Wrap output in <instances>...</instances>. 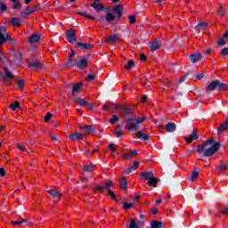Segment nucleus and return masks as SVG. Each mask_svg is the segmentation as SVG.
Listing matches in <instances>:
<instances>
[{
	"mask_svg": "<svg viewBox=\"0 0 228 228\" xmlns=\"http://www.w3.org/2000/svg\"><path fill=\"white\" fill-rule=\"evenodd\" d=\"M123 122L126 124V131H138L140 124L145 122V118H126Z\"/></svg>",
	"mask_w": 228,
	"mask_h": 228,
	"instance_id": "nucleus-1",
	"label": "nucleus"
},
{
	"mask_svg": "<svg viewBox=\"0 0 228 228\" xmlns=\"http://www.w3.org/2000/svg\"><path fill=\"white\" fill-rule=\"evenodd\" d=\"M208 145H212L211 148L208 149L204 152V156L208 157L213 156V154H215V152H216L218 149L222 147V144H220V142H215L214 139H209L207 142H205L203 145L200 146V150L202 151V149H204V147H208Z\"/></svg>",
	"mask_w": 228,
	"mask_h": 228,
	"instance_id": "nucleus-2",
	"label": "nucleus"
},
{
	"mask_svg": "<svg viewBox=\"0 0 228 228\" xmlns=\"http://www.w3.org/2000/svg\"><path fill=\"white\" fill-rule=\"evenodd\" d=\"M213 90L225 92V90H228V86L226 84L220 82V80H215L207 86V92H213Z\"/></svg>",
	"mask_w": 228,
	"mask_h": 228,
	"instance_id": "nucleus-3",
	"label": "nucleus"
},
{
	"mask_svg": "<svg viewBox=\"0 0 228 228\" xmlns=\"http://www.w3.org/2000/svg\"><path fill=\"white\" fill-rule=\"evenodd\" d=\"M141 179L148 181L149 186H152V188H156L158 184V178L154 177L153 172H142L141 174Z\"/></svg>",
	"mask_w": 228,
	"mask_h": 228,
	"instance_id": "nucleus-4",
	"label": "nucleus"
},
{
	"mask_svg": "<svg viewBox=\"0 0 228 228\" xmlns=\"http://www.w3.org/2000/svg\"><path fill=\"white\" fill-rule=\"evenodd\" d=\"M5 42H13V38L8 34H6V27L1 26L0 27V47Z\"/></svg>",
	"mask_w": 228,
	"mask_h": 228,
	"instance_id": "nucleus-5",
	"label": "nucleus"
},
{
	"mask_svg": "<svg viewBox=\"0 0 228 228\" xmlns=\"http://www.w3.org/2000/svg\"><path fill=\"white\" fill-rule=\"evenodd\" d=\"M86 67H88V56H83L79 61H77V69L79 70H85Z\"/></svg>",
	"mask_w": 228,
	"mask_h": 228,
	"instance_id": "nucleus-6",
	"label": "nucleus"
},
{
	"mask_svg": "<svg viewBox=\"0 0 228 228\" xmlns=\"http://www.w3.org/2000/svg\"><path fill=\"white\" fill-rule=\"evenodd\" d=\"M199 140V130L194 128L192 133L185 138L186 143H191V142H195Z\"/></svg>",
	"mask_w": 228,
	"mask_h": 228,
	"instance_id": "nucleus-7",
	"label": "nucleus"
},
{
	"mask_svg": "<svg viewBox=\"0 0 228 228\" xmlns=\"http://www.w3.org/2000/svg\"><path fill=\"white\" fill-rule=\"evenodd\" d=\"M75 35H76V30H74V28H70L66 32L67 40L68 42H69V44H72V42L77 41V38L75 37Z\"/></svg>",
	"mask_w": 228,
	"mask_h": 228,
	"instance_id": "nucleus-8",
	"label": "nucleus"
},
{
	"mask_svg": "<svg viewBox=\"0 0 228 228\" xmlns=\"http://www.w3.org/2000/svg\"><path fill=\"white\" fill-rule=\"evenodd\" d=\"M68 138H69V140H72L73 142H77V140H82V138H86V135L83 133H74L68 135Z\"/></svg>",
	"mask_w": 228,
	"mask_h": 228,
	"instance_id": "nucleus-9",
	"label": "nucleus"
},
{
	"mask_svg": "<svg viewBox=\"0 0 228 228\" xmlns=\"http://www.w3.org/2000/svg\"><path fill=\"white\" fill-rule=\"evenodd\" d=\"M120 115L124 118V117H131L133 115V109L127 107H121Z\"/></svg>",
	"mask_w": 228,
	"mask_h": 228,
	"instance_id": "nucleus-10",
	"label": "nucleus"
},
{
	"mask_svg": "<svg viewBox=\"0 0 228 228\" xmlns=\"http://www.w3.org/2000/svg\"><path fill=\"white\" fill-rule=\"evenodd\" d=\"M111 186H113V182L108 180L104 185H97L96 190H98V191H104V190H110Z\"/></svg>",
	"mask_w": 228,
	"mask_h": 228,
	"instance_id": "nucleus-11",
	"label": "nucleus"
},
{
	"mask_svg": "<svg viewBox=\"0 0 228 228\" xmlns=\"http://www.w3.org/2000/svg\"><path fill=\"white\" fill-rule=\"evenodd\" d=\"M113 12L117 13L118 15V20H120L122 19V11L124 10V7L120 4H117L113 7Z\"/></svg>",
	"mask_w": 228,
	"mask_h": 228,
	"instance_id": "nucleus-12",
	"label": "nucleus"
},
{
	"mask_svg": "<svg viewBox=\"0 0 228 228\" xmlns=\"http://www.w3.org/2000/svg\"><path fill=\"white\" fill-rule=\"evenodd\" d=\"M92 47H94V45H92V44H85V43H77V48L80 49V51H88Z\"/></svg>",
	"mask_w": 228,
	"mask_h": 228,
	"instance_id": "nucleus-13",
	"label": "nucleus"
},
{
	"mask_svg": "<svg viewBox=\"0 0 228 228\" xmlns=\"http://www.w3.org/2000/svg\"><path fill=\"white\" fill-rule=\"evenodd\" d=\"M48 193H50L53 199H55V202H60V199L62 197L61 193H59L56 190H50Z\"/></svg>",
	"mask_w": 228,
	"mask_h": 228,
	"instance_id": "nucleus-14",
	"label": "nucleus"
},
{
	"mask_svg": "<svg viewBox=\"0 0 228 228\" xmlns=\"http://www.w3.org/2000/svg\"><path fill=\"white\" fill-rule=\"evenodd\" d=\"M76 102H77V104H79L80 106H85V108H87L88 110H92L91 103L85 101L83 98H77Z\"/></svg>",
	"mask_w": 228,
	"mask_h": 228,
	"instance_id": "nucleus-15",
	"label": "nucleus"
},
{
	"mask_svg": "<svg viewBox=\"0 0 228 228\" xmlns=\"http://www.w3.org/2000/svg\"><path fill=\"white\" fill-rule=\"evenodd\" d=\"M159 47H161V43L158 39H155L151 43H150L151 51H158Z\"/></svg>",
	"mask_w": 228,
	"mask_h": 228,
	"instance_id": "nucleus-16",
	"label": "nucleus"
},
{
	"mask_svg": "<svg viewBox=\"0 0 228 228\" xmlns=\"http://www.w3.org/2000/svg\"><path fill=\"white\" fill-rule=\"evenodd\" d=\"M199 174H200V169L195 168L191 173V178L190 181L193 183V181H197L199 179Z\"/></svg>",
	"mask_w": 228,
	"mask_h": 228,
	"instance_id": "nucleus-17",
	"label": "nucleus"
},
{
	"mask_svg": "<svg viewBox=\"0 0 228 228\" xmlns=\"http://www.w3.org/2000/svg\"><path fill=\"white\" fill-rule=\"evenodd\" d=\"M29 69L32 70H40L42 69V63L37 61H31L28 65Z\"/></svg>",
	"mask_w": 228,
	"mask_h": 228,
	"instance_id": "nucleus-18",
	"label": "nucleus"
},
{
	"mask_svg": "<svg viewBox=\"0 0 228 228\" xmlns=\"http://www.w3.org/2000/svg\"><path fill=\"white\" fill-rule=\"evenodd\" d=\"M200 60V53L197 52L195 53L191 54L190 61L191 63H197Z\"/></svg>",
	"mask_w": 228,
	"mask_h": 228,
	"instance_id": "nucleus-19",
	"label": "nucleus"
},
{
	"mask_svg": "<svg viewBox=\"0 0 228 228\" xmlns=\"http://www.w3.org/2000/svg\"><path fill=\"white\" fill-rule=\"evenodd\" d=\"M91 6L95 10V12H102V10H104V5L97 2L93 3Z\"/></svg>",
	"mask_w": 228,
	"mask_h": 228,
	"instance_id": "nucleus-20",
	"label": "nucleus"
},
{
	"mask_svg": "<svg viewBox=\"0 0 228 228\" xmlns=\"http://www.w3.org/2000/svg\"><path fill=\"white\" fill-rule=\"evenodd\" d=\"M135 136L137 138H140V140H145V141L151 138V135H149V134H143L141 131L136 132Z\"/></svg>",
	"mask_w": 228,
	"mask_h": 228,
	"instance_id": "nucleus-21",
	"label": "nucleus"
},
{
	"mask_svg": "<svg viewBox=\"0 0 228 228\" xmlns=\"http://www.w3.org/2000/svg\"><path fill=\"white\" fill-rule=\"evenodd\" d=\"M82 88H83V83H78V84L73 85V89H72L71 94L76 95V94H77V92H79V90H81Z\"/></svg>",
	"mask_w": 228,
	"mask_h": 228,
	"instance_id": "nucleus-22",
	"label": "nucleus"
},
{
	"mask_svg": "<svg viewBox=\"0 0 228 228\" xmlns=\"http://www.w3.org/2000/svg\"><path fill=\"white\" fill-rule=\"evenodd\" d=\"M28 42L30 44H37V42H40V35L38 34H34L29 37Z\"/></svg>",
	"mask_w": 228,
	"mask_h": 228,
	"instance_id": "nucleus-23",
	"label": "nucleus"
},
{
	"mask_svg": "<svg viewBox=\"0 0 228 228\" xmlns=\"http://www.w3.org/2000/svg\"><path fill=\"white\" fill-rule=\"evenodd\" d=\"M138 151L132 150L128 154H123L124 159H133V156H136Z\"/></svg>",
	"mask_w": 228,
	"mask_h": 228,
	"instance_id": "nucleus-24",
	"label": "nucleus"
},
{
	"mask_svg": "<svg viewBox=\"0 0 228 228\" xmlns=\"http://www.w3.org/2000/svg\"><path fill=\"white\" fill-rule=\"evenodd\" d=\"M166 130L167 131V133H174V131H175V124L169 122L166 125Z\"/></svg>",
	"mask_w": 228,
	"mask_h": 228,
	"instance_id": "nucleus-25",
	"label": "nucleus"
},
{
	"mask_svg": "<svg viewBox=\"0 0 228 228\" xmlns=\"http://www.w3.org/2000/svg\"><path fill=\"white\" fill-rule=\"evenodd\" d=\"M66 67L68 69H70V67H77V60H74L72 58H69Z\"/></svg>",
	"mask_w": 228,
	"mask_h": 228,
	"instance_id": "nucleus-26",
	"label": "nucleus"
},
{
	"mask_svg": "<svg viewBox=\"0 0 228 228\" xmlns=\"http://www.w3.org/2000/svg\"><path fill=\"white\" fill-rule=\"evenodd\" d=\"M10 24L15 26L16 28H20V19L17 17L12 18Z\"/></svg>",
	"mask_w": 228,
	"mask_h": 228,
	"instance_id": "nucleus-27",
	"label": "nucleus"
},
{
	"mask_svg": "<svg viewBox=\"0 0 228 228\" xmlns=\"http://www.w3.org/2000/svg\"><path fill=\"white\" fill-rule=\"evenodd\" d=\"M114 134L117 138H120L122 136V126L118 125L114 130Z\"/></svg>",
	"mask_w": 228,
	"mask_h": 228,
	"instance_id": "nucleus-28",
	"label": "nucleus"
},
{
	"mask_svg": "<svg viewBox=\"0 0 228 228\" xmlns=\"http://www.w3.org/2000/svg\"><path fill=\"white\" fill-rule=\"evenodd\" d=\"M33 13V11L31 8L27 7L25 10L21 12V17L24 19V17H28V15H31Z\"/></svg>",
	"mask_w": 228,
	"mask_h": 228,
	"instance_id": "nucleus-29",
	"label": "nucleus"
},
{
	"mask_svg": "<svg viewBox=\"0 0 228 228\" xmlns=\"http://www.w3.org/2000/svg\"><path fill=\"white\" fill-rule=\"evenodd\" d=\"M119 187L121 190H127V180L123 177L119 183Z\"/></svg>",
	"mask_w": 228,
	"mask_h": 228,
	"instance_id": "nucleus-30",
	"label": "nucleus"
},
{
	"mask_svg": "<svg viewBox=\"0 0 228 228\" xmlns=\"http://www.w3.org/2000/svg\"><path fill=\"white\" fill-rule=\"evenodd\" d=\"M4 72L5 74L4 79H13V75L10 72L8 68H4Z\"/></svg>",
	"mask_w": 228,
	"mask_h": 228,
	"instance_id": "nucleus-31",
	"label": "nucleus"
},
{
	"mask_svg": "<svg viewBox=\"0 0 228 228\" xmlns=\"http://www.w3.org/2000/svg\"><path fill=\"white\" fill-rule=\"evenodd\" d=\"M151 228H162L163 224L159 221H152V222H151Z\"/></svg>",
	"mask_w": 228,
	"mask_h": 228,
	"instance_id": "nucleus-32",
	"label": "nucleus"
},
{
	"mask_svg": "<svg viewBox=\"0 0 228 228\" xmlns=\"http://www.w3.org/2000/svg\"><path fill=\"white\" fill-rule=\"evenodd\" d=\"M118 37H117V35H112L108 37L105 38V42H118Z\"/></svg>",
	"mask_w": 228,
	"mask_h": 228,
	"instance_id": "nucleus-33",
	"label": "nucleus"
},
{
	"mask_svg": "<svg viewBox=\"0 0 228 228\" xmlns=\"http://www.w3.org/2000/svg\"><path fill=\"white\" fill-rule=\"evenodd\" d=\"M21 8H22V4H20L19 0L12 3V10H20Z\"/></svg>",
	"mask_w": 228,
	"mask_h": 228,
	"instance_id": "nucleus-34",
	"label": "nucleus"
},
{
	"mask_svg": "<svg viewBox=\"0 0 228 228\" xmlns=\"http://www.w3.org/2000/svg\"><path fill=\"white\" fill-rule=\"evenodd\" d=\"M83 131H86V133H87V134H92V133H94V128H92L91 126H86L82 127Z\"/></svg>",
	"mask_w": 228,
	"mask_h": 228,
	"instance_id": "nucleus-35",
	"label": "nucleus"
},
{
	"mask_svg": "<svg viewBox=\"0 0 228 228\" xmlns=\"http://www.w3.org/2000/svg\"><path fill=\"white\" fill-rule=\"evenodd\" d=\"M217 170H219V172H225V170H227V163L219 164L217 166Z\"/></svg>",
	"mask_w": 228,
	"mask_h": 228,
	"instance_id": "nucleus-36",
	"label": "nucleus"
},
{
	"mask_svg": "<svg viewBox=\"0 0 228 228\" xmlns=\"http://www.w3.org/2000/svg\"><path fill=\"white\" fill-rule=\"evenodd\" d=\"M134 67V61H129L126 65L125 66L126 70H131Z\"/></svg>",
	"mask_w": 228,
	"mask_h": 228,
	"instance_id": "nucleus-37",
	"label": "nucleus"
},
{
	"mask_svg": "<svg viewBox=\"0 0 228 228\" xmlns=\"http://www.w3.org/2000/svg\"><path fill=\"white\" fill-rule=\"evenodd\" d=\"M106 20L107 22H111L115 20V15L111 14V12H108L106 15Z\"/></svg>",
	"mask_w": 228,
	"mask_h": 228,
	"instance_id": "nucleus-38",
	"label": "nucleus"
},
{
	"mask_svg": "<svg viewBox=\"0 0 228 228\" xmlns=\"http://www.w3.org/2000/svg\"><path fill=\"white\" fill-rule=\"evenodd\" d=\"M77 15H80V17H86V19H90L91 20H95V17L90 16L85 12H77Z\"/></svg>",
	"mask_w": 228,
	"mask_h": 228,
	"instance_id": "nucleus-39",
	"label": "nucleus"
},
{
	"mask_svg": "<svg viewBox=\"0 0 228 228\" xmlns=\"http://www.w3.org/2000/svg\"><path fill=\"white\" fill-rule=\"evenodd\" d=\"M84 172H94V166L92 165H86L83 167Z\"/></svg>",
	"mask_w": 228,
	"mask_h": 228,
	"instance_id": "nucleus-40",
	"label": "nucleus"
},
{
	"mask_svg": "<svg viewBox=\"0 0 228 228\" xmlns=\"http://www.w3.org/2000/svg\"><path fill=\"white\" fill-rule=\"evenodd\" d=\"M109 149L110 150V152H111L113 158H115V155H114V154H115V152H117V149L115 148V144L110 143V144L109 145Z\"/></svg>",
	"mask_w": 228,
	"mask_h": 228,
	"instance_id": "nucleus-41",
	"label": "nucleus"
},
{
	"mask_svg": "<svg viewBox=\"0 0 228 228\" xmlns=\"http://www.w3.org/2000/svg\"><path fill=\"white\" fill-rule=\"evenodd\" d=\"M20 224H28V221L26 219L12 221V225H20Z\"/></svg>",
	"mask_w": 228,
	"mask_h": 228,
	"instance_id": "nucleus-42",
	"label": "nucleus"
},
{
	"mask_svg": "<svg viewBox=\"0 0 228 228\" xmlns=\"http://www.w3.org/2000/svg\"><path fill=\"white\" fill-rule=\"evenodd\" d=\"M133 206H134V203L125 202V203H123V209H131V208H133Z\"/></svg>",
	"mask_w": 228,
	"mask_h": 228,
	"instance_id": "nucleus-43",
	"label": "nucleus"
},
{
	"mask_svg": "<svg viewBox=\"0 0 228 228\" xmlns=\"http://www.w3.org/2000/svg\"><path fill=\"white\" fill-rule=\"evenodd\" d=\"M20 103H19V102H14L13 103H11L10 108L15 111L16 108H20Z\"/></svg>",
	"mask_w": 228,
	"mask_h": 228,
	"instance_id": "nucleus-44",
	"label": "nucleus"
},
{
	"mask_svg": "<svg viewBox=\"0 0 228 228\" xmlns=\"http://www.w3.org/2000/svg\"><path fill=\"white\" fill-rule=\"evenodd\" d=\"M128 20H129L130 24H135L136 23V16H134V14L128 16Z\"/></svg>",
	"mask_w": 228,
	"mask_h": 228,
	"instance_id": "nucleus-45",
	"label": "nucleus"
},
{
	"mask_svg": "<svg viewBox=\"0 0 228 228\" xmlns=\"http://www.w3.org/2000/svg\"><path fill=\"white\" fill-rule=\"evenodd\" d=\"M17 85H18L20 90H23L24 89L25 81L23 79L18 80L17 81Z\"/></svg>",
	"mask_w": 228,
	"mask_h": 228,
	"instance_id": "nucleus-46",
	"label": "nucleus"
},
{
	"mask_svg": "<svg viewBox=\"0 0 228 228\" xmlns=\"http://www.w3.org/2000/svg\"><path fill=\"white\" fill-rule=\"evenodd\" d=\"M108 195L112 199V200H115L117 202V196H115V193H113V191H110V189L108 190Z\"/></svg>",
	"mask_w": 228,
	"mask_h": 228,
	"instance_id": "nucleus-47",
	"label": "nucleus"
},
{
	"mask_svg": "<svg viewBox=\"0 0 228 228\" xmlns=\"http://www.w3.org/2000/svg\"><path fill=\"white\" fill-rule=\"evenodd\" d=\"M130 228H140L138 227V224H136V221H134V219H131L130 220Z\"/></svg>",
	"mask_w": 228,
	"mask_h": 228,
	"instance_id": "nucleus-48",
	"label": "nucleus"
},
{
	"mask_svg": "<svg viewBox=\"0 0 228 228\" xmlns=\"http://www.w3.org/2000/svg\"><path fill=\"white\" fill-rule=\"evenodd\" d=\"M118 117L117 115H112V118L110 119V124H116V122H118Z\"/></svg>",
	"mask_w": 228,
	"mask_h": 228,
	"instance_id": "nucleus-49",
	"label": "nucleus"
},
{
	"mask_svg": "<svg viewBox=\"0 0 228 228\" xmlns=\"http://www.w3.org/2000/svg\"><path fill=\"white\" fill-rule=\"evenodd\" d=\"M140 167V161H134L133 166H131L132 170H136Z\"/></svg>",
	"mask_w": 228,
	"mask_h": 228,
	"instance_id": "nucleus-50",
	"label": "nucleus"
},
{
	"mask_svg": "<svg viewBox=\"0 0 228 228\" xmlns=\"http://www.w3.org/2000/svg\"><path fill=\"white\" fill-rule=\"evenodd\" d=\"M217 13H218V15H220L221 17H224V15H225V10L224 9V7H220V8L217 10Z\"/></svg>",
	"mask_w": 228,
	"mask_h": 228,
	"instance_id": "nucleus-51",
	"label": "nucleus"
},
{
	"mask_svg": "<svg viewBox=\"0 0 228 228\" xmlns=\"http://www.w3.org/2000/svg\"><path fill=\"white\" fill-rule=\"evenodd\" d=\"M217 45H225V37H221L219 38V40L217 41Z\"/></svg>",
	"mask_w": 228,
	"mask_h": 228,
	"instance_id": "nucleus-52",
	"label": "nucleus"
},
{
	"mask_svg": "<svg viewBox=\"0 0 228 228\" xmlns=\"http://www.w3.org/2000/svg\"><path fill=\"white\" fill-rule=\"evenodd\" d=\"M51 118H53V114L51 112H48L45 116V122H49V120H51Z\"/></svg>",
	"mask_w": 228,
	"mask_h": 228,
	"instance_id": "nucleus-53",
	"label": "nucleus"
},
{
	"mask_svg": "<svg viewBox=\"0 0 228 228\" xmlns=\"http://www.w3.org/2000/svg\"><path fill=\"white\" fill-rule=\"evenodd\" d=\"M6 10H8L6 4L0 2V12H6Z\"/></svg>",
	"mask_w": 228,
	"mask_h": 228,
	"instance_id": "nucleus-54",
	"label": "nucleus"
},
{
	"mask_svg": "<svg viewBox=\"0 0 228 228\" xmlns=\"http://www.w3.org/2000/svg\"><path fill=\"white\" fill-rule=\"evenodd\" d=\"M228 55V48L225 47L221 50V56H227Z\"/></svg>",
	"mask_w": 228,
	"mask_h": 228,
	"instance_id": "nucleus-55",
	"label": "nucleus"
},
{
	"mask_svg": "<svg viewBox=\"0 0 228 228\" xmlns=\"http://www.w3.org/2000/svg\"><path fill=\"white\" fill-rule=\"evenodd\" d=\"M206 28H208V22L201 21L200 22V29H206Z\"/></svg>",
	"mask_w": 228,
	"mask_h": 228,
	"instance_id": "nucleus-56",
	"label": "nucleus"
},
{
	"mask_svg": "<svg viewBox=\"0 0 228 228\" xmlns=\"http://www.w3.org/2000/svg\"><path fill=\"white\" fill-rule=\"evenodd\" d=\"M94 79H95V76L92 75V74H89L87 76L86 81H94Z\"/></svg>",
	"mask_w": 228,
	"mask_h": 228,
	"instance_id": "nucleus-57",
	"label": "nucleus"
},
{
	"mask_svg": "<svg viewBox=\"0 0 228 228\" xmlns=\"http://www.w3.org/2000/svg\"><path fill=\"white\" fill-rule=\"evenodd\" d=\"M31 10H32V13H35V12H38V10H40V5H36L32 7Z\"/></svg>",
	"mask_w": 228,
	"mask_h": 228,
	"instance_id": "nucleus-58",
	"label": "nucleus"
},
{
	"mask_svg": "<svg viewBox=\"0 0 228 228\" xmlns=\"http://www.w3.org/2000/svg\"><path fill=\"white\" fill-rule=\"evenodd\" d=\"M17 148L19 149V151H23V152H28V150L26 149V147L22 145H18Z\"/></svg>",
	"mask_w": 228,
	"mask_h": 228,
	"instance_id": "nucleus-59",
	"label": "nucleus"
},
{
	"mask_svg": "<svg viewBox=\"0 0 228 228\" xmlns=\"http://www.w3.org/2000/svg\"><path fill=\"white\" fill-rule=\"evenodd\" d=\"M0 175L2 177H4V175H6V173L4 172V168L3 167H0Z\"/></svg>",
	"mask_w": 228,
	"mask_h": 228,
	"instance_id": "nucleus-60",
	"label": "nucleus"
},
{
	"mask_svg": "<svg viewBox=\"0 0 228 228\" xmlns=\"http://www.w3.org/2000/svg\"><path fill=\"white\" fill-rule=\"evenodd\" d=\"M131 172H133V168L131 167H127L126 170H125V174H131Z\"/></svg>",
	"mask_w": 228,
	"mask_h": 228,
	"instance_id": "nucleus-61",
	"label": "nucleus"
},
{
	"mask_svg": "<svg viewBox=\"0 0 228 228\" xmlns=\"http://www.w3.org/2000/svg\"><path fill=\"white\" fill-rule=\"evenodd\" d=\"M158 211H159V209L155 208L151 209V215H158Z\"/></svg>",
	"mask_w": 228,
	"mask_h": 228,
	"instance_id": "nucleus-62",
	"label": "nucleus"
},
{
	"mask_svg": "<svg viewBox=\"0 0 228 228\" xmlns=\"http://www.w3.org/2000/svg\"><path fill=\"white\" fill-rule=\"evenodd\" d=\"M186 77H187L186 75L181 77L180 79H179V83H184V81H186Z\"/></svg>",
	"mask_w": 228,
	"mask_h": 228,
	"instance_id": "nucleus-63",
	"label": "nucleus"
},
{
	"mask_svg": "<svg viewBox=\"0 0 228 228\" xmlns=\"http://www.w3.org/2000/svg\"><path fill=\"white\" fill-rule=\"evenodd\" d=\"M222 215H228V208H224L221 210Z\"/></svg>",
	"mask_w": 228,
	"mask_h": 228,
	"instance_id": "nucleus-64",
	"label": "nucleus"
}]
</instances>
